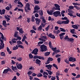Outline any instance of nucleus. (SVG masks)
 Returning <instances> with one entry per match:
<instances>
[{
    "label": "nucleus",
    "instance_id": "obj_35",
    "mask_svg": "<svg viewBox=\"0 0 80 80\" xmlns=\"http://www.w3.org/2000/svg\"><path fill=\"white\" fill-rule=\"evenodd\" d=\"M38 31H41L42 30V26H39L38 28Z\"/></svg>",
    "mask_w": 80,
    "mask_h": 80
},
{
    "label": "nucleus",
    "instance_id": "obj_58",
    "mask_svg": "<svg viewBox=\"0 0 80 80\" xmlns=\"http://www.w3.org/2000/svg\"><path fill=\"white\" fill-rule=\"evenodd\" d=\"M42 38H44L45 39L47 40V37L46 36H42Z\"/></svg>",
    "mask_w": 80,
    "mask_h": 80
},
{
    "label": "nucleus",
    "instance_id": "obj_49",
    "mask_svg": "<svg viewBox=\"0 0 80 80\" xmlns=\"http://www.w3.org/2000/svg\"><path fill=\"white\" fill-rule=\"evenodd\" d=\"M64 61L66 63L68 64H70V62H69V61H68V60L67 59H64Z\"/></svg>",
    "mask_w": 80,
    "mask_h": 80
},
{
    "label": "nucleus",
    "instance_id": "obj_46",
    "mask_svg": "<svg viewBox=\"0 0 80 80\" xmlns=\"http://www.w3.org/2000/svg\"><path fill=\"white\" fill-rule=\"evenodd\" d=\"M64 39L65 40H68L69 39V37L68 36H66L64 38Z\"/></svg>",
    "mask_w": 80,
    "mask_h": 80
},
{
    "label": "nucleus",
    "instance_id": "obj_14",
    "mask_svg": "<svg viewBox=\"0 0 80 80\" xmlns=\"http://www.w3.org/2000/svg\"><path fill=\"white\" fill-rule=\"evenodd\" d=\"M35 20L36 22V24H37L38 25H39L40 24L41 21L40 19L37 18L35 19Z\"/></svg>",
    "mask_w": 80,
    "mask_h": 80
},
{
    "label": "nucleus",
    "instance_id": "obj_53",
    "mask_svg": "<svg viewBox=\"0 0 80 80\" xmlns=\"http://www.w3.org/2000/svg\"><path fill=\"white\" fill-rule=\"evenodd\" d=\"M39 1H38V0H35L34 1V3L35 4H39Z\"/></svg>",
    "mask_w": 80,
    "mask_h": 80
},
{
    "label": "nucleus",
    "instance_id": "obj_54",
    "mask_svg": "<svg viewBox=\"0 0 80 80\" xmlns=\"http://www.w3.org/2000/svg\"><path fill=\"white\" fill-rule=\"evenodd\" d=\"M56 77H55L52 76L51 79V80H55L56 79Z\"/></svg>",
    "mask_w": 80,
    "mask_h": 80
},
{
    "label": "nucleus",
    "instance_id": "obj_60",
    "mask_svg": "<svg viewBox=\"0 0 80 80\" xmlns=\"http://www.w3.org/2000/svg\"><path fill=\"white\" fill-rule=\"evenodd\" d=\"M58 52L57 50H56L54 51V52L53 53L52 55L54 56L55 55V54Z\"/></svg>",
    "mask_w": 80,
    "mask_h": 80
},
{
    "label": "nucleus",
    "instance_id": "obj_47",
    "mask_svg": "<svg viewBox=\"0 0 80 80\" xmlns=\"http://www.w3.org/2000/svg\"><path fill=\"white\" fill-rule=\"evenodd\" d=\"M61 19L63 20H67L68 19V18L67 17H64V18L62 17Z\"/></svg>",
    "mask_w": 80,
    "mask_h": 80
},
{
    "label": "nucleus",
    "instance_id": "obj_24",
    "mask_svg": "<svg viewBox=\"0 0 80 80\" xmlns=\"http://www.w3.org/2000/svg\"><path fill=\"white\" fill-rule=\"evenodd\" d=\"M12 70H13V71H15V70H17V68L15 66V67H14L13 66H12Z\"/></svg>",
    "mask_w": 80,
    "mask_h": 80
},
{
    "label": "nucleus",
    "instance_id": "obj_32",
    "mask_svg": "<svg viewBox=\"0 0 80 80\" xmlns=\"http://www.w3.org/2000/svg\"><path fill=\"white\" fill-rule=\"evenodd\" d=\"M17 60L19 62H21L22 61V58L19 57L17 58Z\"/></svg>",
    "mask_w": 80,
    "mask_h": 80
},
{
    "label": "nucleus",
    "instance_id": "obj_15",
    "mask_svg": "<svg viewBox=\"0 0 80 80\" xmlns=\"http://www.w3.org/2000/svg\"><path fill=\"white\" fill-rule=\"evenodd\" d=\"M49 37L51 38L55 39V36L54 35H52V33H50L49 35H48Z\"/></svg>",
    "mask_w": 80,
    "mask_h": 80
},
{
    "label": "nucleus",
    "instance_id": "obj_44",
    "mask_svg": "<svg viewBox=\"0 0 80 80\" xmlns=\"http://www.w3.org/2000/svg\"><path fill=\"white\" fill-rule=\"evenodd\" d=\"M48 60L49 61H52L53 60V58H52L49 57L48 59Z\"/></svg>",
    "mask_w": 80,
    "mask_h": 80
},
{
    "label": "nucleus",
    "instance_id": "obj_43",
    "mask_svg": "<svg viewBox=\"0 0 80 80\" xmlns=\"http://www.w3.org/2000/svg\"><path fill=\"white\" fill-rule=\"evenodd\" d=\"M73 10H72L71 9H68V12L70 13H73Z\"/></svg>",
    "mask_w": 80,
    "mask_h": 80
},
{
    "label": "nucleus",
    "instance_id": "obj_40",
    "mask_svg": "<svg viewBox=\"0 0 80 80\" xmlns=\"http://www.w3.org/2000/svg\"><path fill=\"white\" fill-rule=\"evenodd\" d=\"M35 18L34 17V16H32V17L31 21L32 22H34V20L35 19Z\"/></svg>",
    "mask_w": 80,
    "mask_h": 80
},
{
    "label": "nucleus",
    "instance_id": "obj_22",
    "mask_svg": "<svg viewBox=\"0 0 80 80\" xmlns=\"http://www.w3.org/2000/svg\"><path fill=\"white\" fill-rule=\"evenodd\" d=\"M72 27L75 29H78V27L77 26V25H73L72 26Z\"/></svg>",
    "mask_w": 80,
    "mask_h": 80
},
{
    "label": "nucleus",
    "instance_id": "obj_42",
    "mask_svg": "<svg viewBox=\"0 0 80 80\" xmlns=\"http://www.w3.org/2000/svg\"><path fill=\"white\" fill-rule=\"evenodd\" d=\"M30 32L32 33V34H33V33H36L35 31H34L33 29L31 30L30 31Z\"/></svg>",
    "mask_w": 80,
    "mask_h": 80
},
{
    "label": "nucleus",
    "instance_id": "obj_31",
    "mask_svg": "<svg viewBox=\"0 0 80 80\" xmlns=\"http://www.w3.org/2000/svg\"><path fill=\"white\" fill-rule=\"evenodd\" d=\"M43 43V42L42 41H39L38 43V45H37V46H40L41 45L40 44H42Z\"/></svg>",
    "mask_w": 80,
    "mask_h": 80
},
{
    "label": "nucleus",
    "instance_id": "obj_62",
    "mask_svg": "<svg viewBox=\"0 0 80 80\" xmlns=\"http://www.w3.org/2000/svg\"><path fill=\"white\" fill-rule=\"evenodd\" d=\"M57 61L58 63H60L61 61V58H58L57 59Z\"/></svg>",
    "mask_w": 80,
    "mask_h": 80
},
{
    "label": "nucleus",
    "instance_id": "obj_10",
    "mask_svg": "<svg viewBox=\"0 0 80 80\" xmlns=\"http://www.w3.org/2000/svg\"><path fill=\"white\" fill-rule=\"evenodd\" d=\"M36 64L39 65V66H40L41 65V61L38 59H37L36 60V62H35Z\"/></svg>",
    "mask_w": 80,
    "mask_h": 80
},
{
    "label": "nucleus",
    "instance_id": "obj_41",
    "mask_svg": "<svg viewBox=\"0 0 80 80\" xmlns=\"http://www.w3.org/2000/svg\"><path fill=\"white\" fill-rule=\"evenodd\" d=\"M66 32H62L60 34H59V36L60 37H62L64 35H65Z\"/></svg>",
    "mask_w": 80,
    "mask_h": 80
},
{
    "label": "nucleus",
    "instance_id": "obj_56",
    "mask_svg": "<svg viewBox=\"0 0 80 80\" xmlns=\"http://www.w3.org/2000/svg\"><path fill=\"white\" fill-rule=\"evenodd\" d=\"M50 62L49 61H48V60H47V61L45 63V64L46 65H47L49 64Z\"/></svg>",
    "mask_w": 80,
    "mask_h": 80
},
{
    "label": "nucleus",
    "instance_id": "obj_13",
    "mask_svg": "<svg viewBox=\"0 0 80 80\" xmlns=\"http://www.w3.org/2000/svg\"><path fill=\"white\" fill-rule=\"evenodd\" d=\"M6 10L4 9H2V10L0 9V14L1 15L2 14H4L5 13Z\"/></svg>",
    "mask_w": 80,
    "mask_h": 80
},
{
    "label": "nucleus",
    "instance_id": "obj_1",
    "mask_svg": "<svg viewBox=\"0 0 80 80\" xmlns=\"http://www.w3.org/2000/svg\"><path fill=\"white\" fill-rule=\"evenodd\" d=\"M1 38L2 39H4V36L2 32H0V41L1 42L0 44L2 46V48L4 47V44L3 42V41L1 40Z\"/></svg>",
    "mask_w": 80,
    "mask_h": 80
},
{
    "label": "nucleus",
    "instance_id": "obj_57",
    "mask_svg": "<svg viewBox=\"0 0 80 80\" xmlns=\"http://www.w3.org/2000/svg\"><path fill=\"white\" fill-rule=\"evenodd\" d=\"M49 25L48 26L45 28V30L47 32H48V29H49Z\"/></svg>",
    "mask_w": 80,
    "mask_h": 80
},
{
    "label": "nucleus",
    "instance_id": "obj_37",
    "mask_svg": "<svg viewBox=\"0 0 80 80\" xmlns=\"http://www.w3.org/2000/svg\"><path fill=\"white\" fill-rule=\"evenodd\" d=\"M29 56L30 59H32L33 58V57L31 53H30V54H29Z\"/></svg>",
    "mask_w": 80,
    "mask_h": 80
},
{
    "label": "nucleus",
    "instance_id": "obj_55",
    "mask_svg": "<svg viewBox=\"0 0 80 80\" xmlns=\"http://www.w3.org/2000/svg\"><path fill=\"white\" fill-rule=\"evenodd\" d=\"M51 49H52V50L53 51H54L56 50L57 48L56 47L52 48H51Z\"/></svg>",
    "mask_w": 80,
    "mask_h": 80
},
{
    "label": "nucleus",
    "instance_id": "obj_16",
    "mask_svg": "<svg viewBox=\"0 0 80 80\" xmlns=\"http://www.w3.org/2000/svg\"><path fill=\"white\" fill-rule=\"evenodd\" d=\"M69 22V19H67V20L62 21V23L64 24H68Z\"/></svg>",
    "mask_w": 80,
    "mask_h": 80
},
{
    "label": "nucleus",
    "instance_id": "obj_45",
    "mask_svg": "<svg viewBox=\"0 0 80 80\" xmlns=\"http://www.w3.org/2000/svg\"><path fill=\"white\" fill-rule=\"evenodd\" d=\"M74 7H73V6H69V9L73 10V9H74Z\"/></svg>",
    "mask_w": 80,
    "mask_h": 80
},
{
    "label": "nucleus",
    "instance_id": "obj_17",
    "mask_svg": "<svg viewBox=\"0 0 80 80\" xmlns=\"http://www.w3.org/2000/svg\"><path fill=\"white\" fill-rule=\"evenodd\" d=\"M34 9L35 10L37 11L40 9V8H39V6H38L37 5L34 7Z\"/></svg>",
    "mask_w": 80,
    "mask_h": 80
},
{
    "label": "nucleus",
    "instance_id": "obj_52",
    "mask_svg": "<svg viewBox=\"0 0 80 80\" xmlns=\"http://www.w3.org/2000/svg\"><path fill=\"white\" fill-rule=\"evenodd\" d=\"M32 73V71H28V72L27 73V74L28 75H30Z\"/></svg>",
    "mask_w": 80,
    "mask_h": 80
},
{
    "label": "nucleus",
    "instance_id": "obj_50",
    "mask_svg": "<svg viewBox=\"0 0 80 80\" xmlns=\"http://www.w3.org/2000/svg\"><path fill=\"white\" fill-rule=\"evenodd\" d=\"M74 7L77 10H79L80 9V8L79 7H78L77 6L75 5Z\"/></svg>",
    "mask_w": 80,
    "mask_h": 80
},
{
    "label": "nucleus",
    "instance_id": "obj_29",
    "mask_svg": "<svg viewBox=\"0 0 80 80\" xmlns=\"http://www.w3.org/2000/svg\"><path fill=\"white\" fill-rule=\"evenodd\" d=\"M57 23L58 24H63V21H62L60 20H58V22H57Z\"/></svg>",
    "mask_w": 80,
    "mask_h": 80
},
{
    "label": "nucleus",
    "instance_id": "obj_7",
    "mask_svg": "<svg viewBox=\"0 0 80 80\" xmlns=\"http://www.w3.org/2000/svg\"><path fill=\"white\" fill-rule=\"evenodd\" d=\"M76 58H72V57H70L69 58V61L71 62H74L76 61Z\"/></svg>",
    "mask_w": 80,
    "mask_h": 80
},
{
    "label": "nucleus",
    "instance_id": "obj_28",
    "mask_svg": "<svg viewBox=\"0 0 80 80\" xmlns=\"http://www.w3.org/2000/svg\"><path fill=\"white\" fill-rule=\"evenodd\" d=\"M70 32H71L73 34H75V33H74V32L75 31V29H70Z\"/></svg>",
    "mask_w": 80,
    "mask_h": 80
},
{
    "label": "nucleus",
    "instance_id": "obj_26",
    "mask_svg": "<svg viewBox=\"0 0 80 80\" xmlns=\"http://www.w3.org/2000/svg\"><path fill=\"white\" fill-rule=\"evenodd\" d=\"M17 43H18V45L19 44L22 45V42L20 40L17 41Z\"/></svg>",
    "mask_w": 80,
    "mask_h": 80
},
{
    "label": "nucleus",
    "instance_id": "obj_4",
    "mask_svg": "<svg viewBox=\"0 0 80 80\" xmlns=\"http://www.w3.org/2000/svg\"><path fill=\"white\" fill-rule=\"evenodd\" d=\"M53 16L55 17H57L58 16L61 17V15L60 14V11H57L54 12L53 13Z\"/></svg>",
    "mask_w": 80,
    "mask_h": 80
},
{
    "label": "nucleus",
    "instance_id": "obj_61",
    "mask_svg": "<svg viewBox=\"0 0 80 80\" xmlns=\"http://www.w3.org/2000/svg\"><path fill=\"white\" fill-rule=\"evenodd\" d=\"M27 22L28 23H29L30 22V18H27Z\"/></svg>",
    "mask_w": 80,
    "mask_h": 80
},
{
    "label": "nucleus",
    "instance_id": "obj_30",
    "mask_svg": "<svg viewBox=\"0 0 80 80\" xmlns=\"http://www.w3.org/2000/svg\"><path fill=\"white\" fill-rule=\"evenodd\" d=\"M19 32L22 34L24 33V31L22 30V28H20V30L19 31Z\"/></svg>",
    "mask_w": 80,
    "mask_h": 80
},
{
    "label": "nucleus",
    "instance_id": "obj_11",
    "mask_svg": "<svg viewBox=\"0 0 80 80\" xmlns=\"http://www.w3.org/2000/svg\"><path fill=\"white\" fill-rule=\"evenodd\" d=\"M16 67L18 69H19V70H21L22 67V64L21 63H19Z\"/></svg>",
    "mask_w": 80,
    "mask_h": 80
},
{
    "label": "nucleus",
    "instance_id": "obj_64",
    "mask_svg": "<svg viewBox=\"0 0 80 80\" xmlns=\"http://www.w3.org/2000/svg\"><path fill=\"white\" fill-rule=\"evenodd\" d=\"M18 4L20 5H22V4L21 3V2L20 1H18Z\"/></svg>",
    "mask_w": 80,
    "mask_h": 80
},
{
    "label": "nucleus",
    "instance_id": "obj_34",
    "mask_svg": "<svg viewBox=\"0 0 80 80\" xmlns=\"http://www.w3.org/2000/svg\"><path fill=\"white\" fill-rule=\"evenodd\" d=\"M12 42V44L14 43H16L17 42L16 41H15V40H14V38H13L11 40Z\"/></svg>",
    "mask_w": 80,
    "mask_h": 80
},
{
    "label": "nucleus",
    "instance_id": "obj_5",
    "mask_svg": "<svg viewBox=\"0 0 80 80\" xmlns=\"http://www.w3.org/2000/svg\"><path fill=\"white\" fill-rule=\"evenodd\" d=\"M38 49L37 48H35L31 52V53L32 54H34V55H36L38 54Z\"/></svg>",
    "mask_w": 80,
    "mask_h": 80
},
{
    "label": "nucleus",
    "instance_id": "obj_21",
    "mask_svg": "<svg viewBox=\"0 0 80 80\" xmlns=\"http://www.w3.org/2000/svg\"><path fill=\"white\" fill-rule=\"evenodd\" d=\"M74 41V39L72 38H69V39L68 40H67V41H69L70 42H73Z\"/></svg>",
    "mask_w": 80,
    "mask_h": 80
},
{
    "label": "nucleus",
    "instance_id": "obj_33",
    "mask_svg": "<svg viewBox=\"0 0 80 80\" xmlns=\"http://www.w3.org/2000/svg\"><path fill=\"white\" fill-rule=\"evenodd\" d=\"M52 66L56 68L57 70L58 69V68L57 67V64H53L52 65Z\"/></svg>",
    "mask_w": 80,
    "mask_h": 80
},
{
    "label": "nucleus",
    "instance_id": "obj_63",
    "mask_svg": "<svg viewBox=\"0 0 80 80\" xmlns=\"http://www.w3.org/2000/svg\"><path fill=\"white\" fill-rule=\"evenodd\" d=\"M69 66H70V67H75V66H76V65L74 64H70L69 65Z\"/></svg>",
    "mask_w": 80,
    "mask_h": 80
},
{
    "label": "nucleus",
    "instance_id": "obj_25",
    "mask_svg": "<svg viewBox=\"0 0 80 80\" xmlns=\"http://www.w3.org/2000/svg\"><path fill=\"white\" fill-rule=\"evenodd\" d=\"M46 70L47 72H48V74L49 75H51L52 73V72L51 71H50V70L49 71L47 69Z\"/></svg>",
    "mask_w": 80,
    "mask_h": 80
},
{
    "label": "nucleus",
    "instance_id": "obj_3",
    "mask_svg": "<svg viewBox=\"0 0 80 80\" xmlns=\"http://www.w3.org/2000/svg\"><path fill=\"white\" fill-rule=\"evenodd\" d=\"M40 51L42 52H44L48 50L47 47L44 45H42L40 47Z\"/></svg>",
    "mask_w": 80,
    "mask_h": 80
},
{
    "label": "nucleus",
    "instance_id": "obj_48",
    "mask_svg": "<svg viewBox=\"0 0 80 80\" xmlns=\"http://www.w3.org/2000/svg\"><path fill=\"white\" fill-rule=\"evenodd\" d=\"M18 48H21L22 49H23L24 48V47H23V46L21 45H18Z\"/></svg>",
    "mask_w": 80,
    "mask_h": 80
},
{
    "label": "nucleus",
    "instance_id": "obj_36",
    "mask_svg": "<svg viewBox=\"0 0 80 80\" xmlns=\"http://www.w3.org/2000/svg\"><path fill=\"white\" fill-rule=\"evenodd\" d=\"M50 54V52H47L45 53V56H48Z\"/></svg>",
    "mask_w": 80,
    "mask_h": 80
},
{
    "label": "nucleus",
    "instance_id": "obj_6",
    "mask_svg": "<svg viewBox=\"0 0 80 80\" xmlns=\"http://www.w3.org/2000/svg\"><path fill=\"white\" fill-rule=\"evenodd\" d=\"M9 71H10V72H12V70L11 69H5L3 72V73H7Z\"/></svg>",
    "mask_w": 80,
    "mask_h": 80
},
{
    "label": "nucleus",
    "instance_id": "obj_51",
    "mask_svg": "<svg viewBox=\"0 0 80 80\" xmlns=\"http://www.w3.org/2000/svg\"><path fill=\"white\" fill-rule=\"evenodd\" d=\"M73 5L79 6L80 5V4L78 3L77 2H76L73 3Z\"/></svg>",
    "mask_w": 80,
    "mask_h": 80
},
{
    "label": "nucleus",
    "instance_id": "obj_38",
    "mask_svg": "<svg viewBox=\"0 0 80 80\" xmlns=\"http://www.w3.org/2000/svg\"><path fill=\"white\" fill-rule=\"evenodd\" d=\"M60 29L61 32H66V30L63 28H61Z\"/></svg>",
    "mask_w": 80,
    "mask_h": 80
},
{
    "label": "nucleus",
    "instance_id": "obj_2",
    "mask_svg": "<svg viewBox=\"0 0 80 80\" xmlns=\"http://www.w3.org/2000/svg\"><path fill=\"white\" fill-rule=\"evenodd\" d=\"M30 4L29 3H28L26 4L25 7H24V10L26 12H29L30 11H31L30 9Z\"/></svg>",
    "mask_w": 80,
    "mask_h": 80
},
{
    "label": "nucleus",
    "instance_id": "obj_23",
    "mask_svg": "<svg viewBox=\"0 0 80 80\" xmlns=\"http://www.w3.org/2000/svg\"><path fill=\"white\" fill-rule=\"evenodd\" d=\"M39 15L41 16H42L43 15V12L42 10H40L39 11Z\"/></svg>",
    "mask_w": 80,
    "mask_h": 80
},
{
    "label": "nucleus",
    "instance_id": "obj_18",
    "mask_svg": "<svg viewBox=\"0 0 80 80\" xmlns=\"http://www.w3.org/2000/svg\"><path fill=\"white\" fill-rule=\"evenodd\" d=\"M6 20H4L2 21V24L5 27H7V26H6Z\"/></svg>",
    "mask_w": 80,
    "mask_h": 80
},
{
    "label": "nucleus",
    "instance_id": "obj_9",
    "mask_svg": "<svg viewBox=\"0 0 80 80\" xmlns=\"http://www.w3.org/2000/svg\"><path fill=\"white\" fill-rule=\"evenodd\" d=\"M54 6L56 7V10L60 11V8H59L60 6L58 4H55Z\"/></svg>",
    "mask_w": 80,
    "mask_h": 80
},
{
    "label": "nucleus",
    "instance_id": "obj_27",
    "mask_svg": "<svg viewBox=\"0 0 80 80\" xmlns=\"http://www.w3.org/2000/svg\"><path fill=\"white\" fill-rule=\"evenodd\" d=\"M38 59H39V60H41V59H42V60H45V58H43L42 57H41L40 56H38Z\"/></svg>",
    "mask_w": 80,
    "mask_h": 80
},
{
    "label": "nucleus",
    "instance_id": "obj_8",
    "mask_svg": "<svg viewBox=\"0 0 80 80\" xmlns=\"http://www.w3.org/2000/svg\"><path fill=\"white\" fill-rule=\"evenodd\" d=\"M45 67L48 68L49 70H51L52 65L51 64L47 65L45 66Z\"/></svg>",
    "mask_w": 80,
    "mask_h": 80
},
{
    "label": "nucleus",
    "instance_id": "obj_20",
    "mask_svg": "<svg viewBox=\"0 0 80 80\" xmlns=\"http://www.w3.org/2000/svg\"><path fill=\"white\" fill-rule=\"evenodd\" d=\"M0 56H2L3 57H5L6 54L4 52H0Z\"/></svg>",
    "mask_w": 80,
    "mask_h": 80
},
{
    "label": "nucleus",
    "instance_id": "obj_12",
    "mask_svg": "<svg viewBox=\"0 0 80 80\" xmlns=\"http://www.w3.org/2000/svg\"><path fill=\"white\" fill-rule=\"evenodd\" d=\"M54 10H50V11H47V12L48 14H49V15H51L53 14V13L54 12Z\"/></svg>",
    "mask_w": 80,
    "mask_h": 80
},
{
    "label": "nucleus",
    "instance_id": "obj_39",
    "mask_svg": "<svg viewBox=\"0 0 80 80\" xmlns=\"http://www.w3.org/2000/svg\"><path fill=\"white\" fill-rule=\"evenodd\" d=\"M42 74L40 73H39L37 75V77H42Z\"/></svg>",
    "mask_w": 80,
    "mask_h": 80
},
{
    "label": "nucleus",
    "instance_id": "obj_19",
    "mask_svg": "<svg viewBox=\"0 0 80 80\" xmlns=\"http://www.w3.org/2000/svg\"><path fill=\"white\" fill-rule=\"evenodd\" d=\"M4 18H6V21L7 22H8L9 21H10V18H8V17H7L6 15H5L4 16Z\"/></svg>",
    "mask_w": 80,
    "mask_h": 80
},
{
    "label": "nucleus",
    "instance_id": "obj_59",
    "mask_svg": "<svg viewBox=\"0 0 80 80\" xmlns=\"http://www.w3.org/2000/svg\"><path fill=\"white\" fill-rule=\"evenodd\" d=\"M11 63L13 65H14V64H15V63H16V62H15L14 61H13L12 60H11Z\"/></svg>",
    "mask_w": 80,
    "mask_h": 80
}]
</instances>
